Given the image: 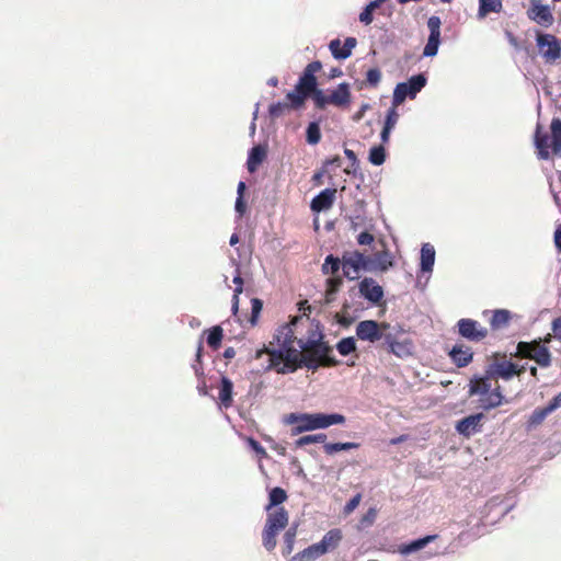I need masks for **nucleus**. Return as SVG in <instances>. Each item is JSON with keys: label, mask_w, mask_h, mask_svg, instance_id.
Wrapping results in <instances>:
<instances>
[{"label": "nucleus", "mask_w": 561, "mask_h": 561, "mask_svg": "<svg viewBox=\"0 0 561 561\" xmlns=\"http://www.w3.org/2000/svg\"><path fill=\"white\" fill-rule=\"evenodd\" d=\"M293 325L295 323L282 325L275 334L278 348L264 347L256 353L260 357L264 352L268 354L267 369H275L278 374L286 375L295 373L298 368L306 367L312 371L318 370V364L311 357H301V352L295 348L294 343L297 340Z\"/></svg>", "instance_id": "1"}, {"label": "nucleus", "mask_w": 561, "mask_h": 561, "mask_svg": "<svg viewBox=\"0 0 561 561\" xmlns=\"http://www.w3.org/2000/svg\"><path fill=\"white\" fill-rule=\"evenodd\" d=\"M285 423L295 425L291 435L328 428L331 425L343 424L345 416L340 413H290L285 416Z\"/></svg>", "instance_id": "2"}, {"label": "nucleus", "mask_w": 561, "mask_h": 561, "mask_svg": "<svg viewBox=\"0 0 561 561\" xmlns=\"http://www.w3.org/2000/svg\"><path fill=\"white\" fill-rule=\"evenodd\" d=\"M322 340L323 335L321 333H312L307 340L298 339V347L306 351L305 354H301V357H311L318 364V368L322 363L327 366H336L339 360L331 355L332 347Z\"/></svg>", "instance_id": "3"}, {"label": "nucleus", "mask_w": 561, "mask_h": 561, "mask_svg": "<svg viewBox=\"0 0 561 561\" xmlns=\"http://www.w3.org/2000/svg\"><path fill=\"white\" fill-rule=\"evenodd\" d=\"M427 79L424 73H417L410 77L404 82H399L392 96V106L398 107L405 99H415L417 93L426 85Z\"/></svg>", "instance_id": "4"}, {"label": "nucleus", "mask_w": 561, "mask_h": 561, "mask_svg": "<svg viewBox=\"0 0 561 561\" xmlns=\"http://www.w3.org/2000/svg\"><path fill=\"white\" fill-rule=\"evenodd\" d=\"M516 351L518 355L536 362L542 368L551 365V353L548 347L541 345L540 339L531 342L522 341L517 344Z\"/></svg>", "instance_id": "5"}, {"label": "nucleus", "mask_w": 561, "mask_h": 561, "mask_svg": "<svg viewBox=\"0 0 561 561\" xmlns=\"http://www.w3.org/2000/svg\"><path fill=\"white\" fill-rule=\"evenodd\" d=\"M403 332L401 327L391 325L390 330L387 331L385 342L382 346L397 357L407 358L413 353V343L411 340L404 337L400 339V334Z\"/></svg>", "instance_id": "6"}, {"label": "nucleus", "mask_w": 561, "mask_h": 561, "mask_svg": "<svg viewBox=\"0 0 561 561\" xmlns=\"http://www.w3.org/2000/svg\"><path fill=\"white\" fill-rule=\"evenodd\" d=\"M391 325L386 322H378L376 320H363L356 324L355 333L358 340L376 343L378 341L385 342L387 331Z\"/></svg>", "instance_id": "7"}, {"label": "nucleus", "mask_w": 561, "mask_h": 561, "mask_svg": "<svg viewBox=\"0 0 561 561\" xmlns=\"http://www.w3.org/2000/svg\"><path fill=\"white\" fill-rule=\"evenodd\" d=\"M342 271L348 280L358 279L360 272H368L367 255L358 250L345 251L342 254Z\"/></svg>", "instance_id": "8"}, {"label": "nucleus", "mask_w": 561, "mask_h": 561, "mask_svg": "<svg viewBox=\"0 0 561 561\" xmlns=\"http://www.w3.org/2000/svg\"><path fill=\"white\" fill-rule=\"evenodd\" d=\"M537 46L541 56L547 61H556L561 58V39L548 33H537Z\"/></svg>", "instance_id": "9"}, {"label": "nucleus", "mask_w": 561, "mask_h": 561, "mask_svg": "<svg viewBox=\"0 0 561 561\" xmlns=\"http://www.w3.org/2000/svg\"><path fill=\"white\" fill-rule=\"evenodd\" d=\"M457 328L459 335L471 342H480L488 335L486 328L469 318L458 320Z\"/></svg>", "instance_id": "10"}, {"label": "nucleus", "mask_w": 561, "mask_h": 561, "mask_svg": "<svg viewBox=\"0 0 561 561\" xmlns=\"http://www.w3.org/2000/svg\"><path fill=\"white\" fill-rule=\"evenodd\" d=\"M358 291L363 298L374 306L383 299V288L371 277H364L358 284Z\"/></svg>", "instance_id": "11"}, {"label": "nucleus", "mask_w": 561, "mask_h": 561, "mask_svg": "<svg viewBox=\"0 0 561 561\" xmlns=\"http://www.w3.org/2000/svg\"><path fill=\"white\" fill-rule=\"evenodd\" d=\"M394 264L393 255L385 247L383 250L377 251L374 255H367L368 273H385Z\"/></svg>", "instance_id": "12"}, {"label": "nucleus", "mask_w": 561, "mask_h": 561, "mask_svg": "<svg viewBox=\"0 0 561 561\" xmlns=\"http://www.w3.org/2000/svg\"><path fill=\"white\" fill-rule=\"evenodd\" d=\"M484 417L485 416L482 412L470 414L459 420L456 423L455 428L459 435L469 438L472 435L481 432L482 421Z\"/></svg>", "instance_id": "13"}, {"label": "nucleus", "mask_w": 561, "mask_h": 561, "mask_svg": "<svg viewBox=\"0 0 561 561\" xmlns=\"http://www.w3.org/2000/svg\"><path fill=\"white\" fill-rule=\"evenodd\" d=\"M527 15L531 21L543 27L551 26L554 21L550 7L542 4L540 0H531Z\"/></svg>", "instance_id": "14"}, {"label": "nucleus", "mask_w": 561, "mask_h": 561, "mask_svg": "<svg viewBox=\"0 0 561 561\" xmlns=\"http://www.w3.org/2000/svg\"><path fill=\"white\" fill-rule=\"evenodd\" d=\"M525 370L524 367L520 369L511 360L494 362L488 365L486 373L489 376L499 377L504 380H510L514 376H519Z\"/></svg>", "instance_id": "15"}, {"label": "nucleus", "mask_w": 561, "mask_h": 561, "mask_svg": "<svg viewBox=\"0 0 561 561\" xmlns=\"http://www.w3.org/2000/svg\"><path fill=\"white\" fill-rule=\"evenodd\" d=\"M357 39L355 37H346L342 45L339 38H334L329 43V49L333 58L337 60L347 59L352 55V50L356 47Z\"/></svg>", "instance_id": "16"}, {"label": "nucleus", "mask_w": 561, "mask_h": 561, "mask_svg": "<svg viewBox=\"0 0 561 561\" xmlns=\"http://www.w3.org/2000/svg\"><path fill=\"white\" fill-rule=\"evenodd\" d=\"M322 68V64L319 60L311 61L308 64L298 80V89H304L306 92H311L312 89L317 88L316 72Z\"/></svg>", "instance_id": "17"}, {"label": "nucleus", "mask_w": 561, "mask_h": 561, "mask_svg": "<svg viewBox=\"0 0 561 561\" xmlns=\"http://www.w3.org/2000/svg\"><path fill=\"white\" fill-rule=\"evenodd\" d=\"M335 193L336 191L334 188H324L321 191L312 198L310 203L311 210L313 213H321L330 209L335 201Z\"/></svg>", "instance_id": "18"}, {"label": "nucleus", "mask_w": 561, "mask_h": 561, "mask_svg": "<svg viewBox=\"0 0 561 561\" xmlns=\"http://www.w3.org/2000/svg\"><path fill=\"white\" fill-rule=\"evenodd\" d=\"M492 378L493 376H489L486 370L484 371V375H474L470 379L469 394L480 397L488 394V392L493 390L491 385Z\"/></svg>", "instance_id": "19"}, {"label": "nucleus", "mask_w": 561, "mask_h": 561, "mask_svg": "<svg viewBox=\"0 0 561 561\" xmlns=\"http://www.w3.org/2000/svg\"><path fill=\"white\" fill-rule=\"evenodd\" d=\"M448 355L453 363L459 368L468 366L473 358L471 348L469 346H465L463 344L454 345Z\"/></svg>", "instance_id": "20"}, {"label": "nucleus", "mask_w": 561, "mask_h": 561, "mask_svg": "<svg viewBox=\"0 0 561 561\" xmlns=\"http://www.w3.org/2000/svg\"><path fill=\"white\" fill-rule=\"evenodd\" d=\"M399 116L397 107L391 105L386 113L383 126L380 131V140L382 144H387L389 141L391 131L399 121Z\"/></svg>", "instance_id": "21"}, {"label": "nucleus", "mask_w": 561, "mask_h": 561, "mask_svg": "<svg viewBox=\"0 0 561 561\" xmlns=\"http://www.w3.org/2000/svg\"><path fill=\"white\" fill-rule=\"evenodd\" d=\"M267 154V150L262 145L253 146L248 153L247 169L250 173H254L263 163Z\"/></svg>", "instance_id": "22"}, {"label": "nucleus", "mask_w": 561, "mask_h": 561, "mask_svg": "<svg viewBox=\"0 0 561 561\" xmlns=\"http://www.w3.org/2000/svg\"><path fill=\"white\" fill-rule=\"evenodd\" d=\"M435 256V248L431 243H423L420 252V270L422 273L433 272Z\"/></svg>", "instance_id": "23"}, {"label": "nucleus", "mask_w": 561, "mask_h": 561, "mask_svg": "<svg viewBox=\"0 0 561 561\" xmlns=\"http://www.w3.org/2000/svg\"><path fill=\"white\" fill-rule=\"evenodd\" d=\"M331 104L342 107L351 102V87L347 82H342L329 94Z\"/></svg>", "instance_id": "24"}, {"label": "nucleus", "mask_w": 561, "mask_h": 561, "mask_svg": "<svg viewBox=\"0 0 561 561\" xmlns=\"http://www.w3.org/2000/svg\"><path fill=\"white\" fill-rule=\"evenodd\" d=\"M288 524V513L284 507H279L273 512L267 513V518L265 526L276 529L278 531L283 530Z\"/></svg>", "instance_id": "25"}, {"label": "nucleus", "mask_w": 561, "mask_h": 561, "mask_svg": "<svg viewBox=\"0 0 561 561\" xmlns=\"http://www.w3.org/2000/svg\"><path fill=\"white\" fill-rule=\"evenodd\" d=\"M218 398L220 400V404L225 409H228L232 405L233 382L227 376H221V378H220Z\"/></svg>", "instance_id": "26"}, {"label": "nucleus", "mask_w": 561, "mask_h": 561, "mask_svg": "<svg viewBox=\"0 0 561 561\" xmlns=\"http://www.w3.org/2000/svg\"><path fill=\"white\" fill-rule=\"evenodd\" d=\"M436 538L435 535H427L422 538L414 539L410 542L403 543L399 546L398 551L402 556H409L411 553H414L416 551L422 550L425 548L430 542H432Z\"/></svg>", "instance_id": "27"}, {"label": "nucleus", "mask_w": 561, "mask_h": 561, "mask_svg": "<svg viewBox=\"0 0 561 561\" xmlns=\"http://www.w3.org/2000/svg\"><path fill=\"white\" fill-rule=\"evenodd\" d=\"M342 540V531L337 528L329 530L322 539L317 542L320 550L324 553L335 549Z\"/></svg>", "instance_id": "28"}, {"label": "nucleus", "mask_w": 561, "mask_h": 561, "mask_svg": "<svg viewBox=\"0 0 561 561\" xmlns=\"http://www.w3.org/2000/svg\"><path fill=\"white\" fill-rule=\"evenodd\" d=\"M503 401L504 396L501 392V388L496 387L492 391L488 392V394L482 396L479 400V403L483 410L489 411L500 407Z\"/></svg>", "instance_id": "29"}, {"label": "nucleus", "mask_w": 561, "mask_h": 561, "mask_svg": "<svg viewBox=\"0 0 561 561\" xmlns=\"http://www.w3.org/2000/svg\"><path fill=\"white\" fill-rule=\"evenodd\" d=\"M342 267V257H337L333 254L325 256L324 262L321 266V272L324 275H331V277L339 276L337 273Z\"/></svg>", "instance_id": "30"}, {"label": "nucleus", "mask_w": 561, "mask_h": 561, "mask_svg": "<svg viewBox=\"0 0 561 561\" xmlns=\"http://www.w3.org/2000/svg\"><path fill=\"white\" fill-rule=\"evenodd\" d=\"M551 144L553 153H561V118H553L550 124Z\"/></svg>", "instance_id": "31"}, {"label": "nucleus", "mask_w": 561, "mask_h": 561, "mask_svg": "<svg viewBox=\"0 0 561 561\" xmlns=\"http://www.w3.org/2000/svg\"><path fill=\"white\" fill-rule=\"evenodd\" d=\"M512 313L507 309H496L493 311L490 320V325L493 330H499L506 327L510 323Z\"/></svg>", "instance_id": "32"}, {"label": "nucleus", "mask_w": 561, "mask_h": 561, "mask_svg": "<svg viewBox=\"0 0 561 561\" xmlns=\"http://www.w3.org/2000/svg\"><path fill=\"white\" fill-rule=\"evenodd\" d=\"M383 2H386V0H373L367 3L358 15L359 22L369 25L374 21V12L380 8Z\"/></svg>", "instance_id": "33"}, {"label": "nucleus", "mask_w": 561, "mask_h": 561, "mask_svg": "<svg viewBox=\"0 0 561 561\" xmlns=\"http://www.w3.org/2000/svg\"><path fill=\"white\" fill-rule=\"evenodd\" d=\"M502 10L501 0H479L478 18L484 19L491 12H500Z\"/></svg>", "instance_id": "34"}, {"label": "nucleus", "mask_w": 561, "mask_h": 561, "mask_svg": "<svg viewBox=\"0 0 561 561\" xmlns=\"http://www.w3.org/2000/svg\"><path fill=\"white\" fill-rule=\"evenodd\" d=\"M287 500V493L284 489L275 486L268 492V504L265 510L270 512L273 507L278 506Z\"/></svg>", "instance_id": "35"}, {"label": "nucleus", "mask_w": 561, "mask_h": 561, "mask_svg": "<svg viewBox=\"0 0 561 561\" xmlns=\"http://www.w3.org/2000/svg\"><path fill=\"white\" fill-rule=\"evenodd\" d=\"M550 413H552V411L551 409H549L548 404L545 408L535 409L527 422L528 430L535 428L538 425H540Z\"/></svg>", "instance_id": "36"}, {"label": "nucleus", "mask_w": 561, "mask_h": 561, "mask_svg": "<svg viewBox=\"0 0 561 561\" xmlns=\"http://www.w3.org/2000/svg\"><path fill=\"white\" fill-rule=\"evenodd\" d=\"M309 94L310 92H306L304 89H298V84H296L295 90L288 92L286 99L290 102L291 107L299 108L305 104Z\"/></svg>", "instance_id": "37"}, {"label": "nucleus", "mask_w": 561, "mask_h": 561, "mask_svg": "<svg viewBox=\"0 0 561 561\" xmlns=\"http://www.w3.org/2000/svg\"><path fill=\"white\" fill-rule=\"evenodd\" d=\"M207 333L206 341L209 347L213 350H218L221 345V341L224 337V331L221 327L215 325L209 330L205 331Z\"/></svg>", "instance_id": "38"}, {"label": "nucleus", "mask_w": 561, "mask_h": 561, "mask_svg": "<svg viewBox=\"0 0 561 561\" xmlns=\"http://www.w3.org/2000/svg\"><path fill=\"white\" fill-rule=\"evenodd\" d=\"M335 348L340 355L348 356L357 348L356 340L354 336L343 337L336 343Z\"/></svg>", "instance_id": "39"}, {"label": "nucleus", "mask_w": 561, "mask_h": 561, "mask_svg": "<svg viewBox=\"0 0 561 561\" xmlns=\"http://www.w3.org/2000/svg\"><path fill=\"white\" fill-rule=\"evenodd\" d=\"M325 554L320 550L317 543H313L306 548L302 552L298 553L297 556L293 557L291 561H312L317 558Z\"/></svg>", "instance_id": "40"}, {"label": "nucleus", "mask_w": 561, "mask_h": 561, "mask_svg": "<svg viewBox=\"0 0 561 561\" xmlns=\"http://www.w3.org/2000/svg\"><path fill=\"white\" fill-rule=\"evenodd\" d=\"M368 161L376 167H379L386 161V149L383 144L373 146L369 150Z\"/></svg>", "instance_id": "41"}, {"label": "nucleus", "mask_w": 561, "mask_h": 561, "mask_svg": "<svg viewBox=\"0 0 561 561\" xmlns=\"http://www.w3.org/2000/svg\"><path fill=\"white\" fill-rule=\"evenodd\" d=\"M549 136L547 134L539 135V133L535 136V146L538 149V158L541 160H548L550 158L549 153Z\"/></svg>", "instance_id": "42"}, {"label": "nucleus", "mask_w": 561, "mask_h": 561, "mask_svg": "<svg viewBox=\"0 0 561 561\" xmlns=\"http://www.w3.org/2000/svg\"><path fill=\"white\" fill-rule=\"evenodd\" d=\"M357 443L346 442V443H325L323 445V449L328 455H334L340 451L351 450L358 448Z\"/></svg>", "instance_id": "43"}, {"label": "nucleus", "mask_w": 561, "mask_h": 561, "mask_svg": "<svg viewBox=\"0 0 561 561\" xmlns=\"http://www.w3.org/2000/svg\"><path fill=\"white\" fill-rule=\"evenodd\" d=\"M278 533L279 531L276 529L264 526V529L262 533V543H263V547L267 551H272L275 549L276 543H277L276 537H277Z\"/></svg>", "instance_id": "44"}, {"label": "nucleus", "mask_w": 561, "mask_h": 561, "mask_svg": "<svg viewBox=\"0 0 561 561\" xmlns=\"http://www.w3.org/2000/svg\"><path fill=\"white\" fill-rule=\"evenodd\" d=\"M342 285H343L342 276H334V277L327 278L325 286H327V300L328 301H332L334 299V296L340 290Z\"/></svg>", "instance_id": "45"}, {"label": "nucleus", "mask_w": 561, "mask_h": 561, "mask_svg": "<svg viewBox=\"0 0 561 561\" xmlns=\"http://www.w3.org/2000/svg\"><path fill=\"white\" fill-rule=\"evenodd\" d=\"M306 140L309 145H317L321 140V129L318 122H310L306 129Z\"/></svg>", "instance_id": "46"}, {"label": "nucleus", "mask_w": 561, "mask_h": 561, "mask_svg": "<svg viewBox=\"0 0 561 561\" xmlns=\"http://www.w3.org/2000/svg\"><path fill=\"white\" fill-rule=\"evenodd\" d=\"M297 535V525H291L284 535L283 554H290L294 550V543Z\"/></svg>", "instance_id": "47"}, {"label": "nucleus", "mask_w": 561, "mask_h": 561, "mask_svg": "<svg viewBox=\"0 0 561 561\" xmlns=\"http://www.w3.org/2000/svg\"><path fill=\"white\" fill-rule=\"evenodd\" d=\"M325 439H327V435L323 433L310 434V435H305V436L299 437L295 442V445H296V447H304L306 445L318 444V443H323V445H324Z\"/></svg>", "instance_id": "48"}, {"label": "nucleus", "mask_w": 561, "mask_h": 561, "mask_svg": "<svg viewBox=\"0 0 561 561\" xmlns=\"http://www.w3.org/2000/svg\"><path fill=\"white\" fill-rule=\"evenodd\" d=\"M440 36L428 35L427 43L423 49L424 57H434L438 53Z\"/></svg>", "instance_id": "49"}, {"label": "nucleus", "mask_w": 561, "mask_h": 561, "mask_svg": "<svg viewBox=\"0 0 561 561\" xmlns=\"http://www.w3.org/2000/svg\"><path fill=\"white\" fill-rule=\"evenodd\" d=\"M312 100L318 108H324L328 104H331L329 101V95H325L324 92L318 88L311 90Z\"/></svg>", "instance_id": "50"}, {"label": "nucleus", "mask_w": 561, "mask_h": 561, "mask_svg": "<svg viewBox=\"0 0 561 561\" xmlns=\"http://www.w3.org/2000/svg\"><path fill=\"white\" fill-rule=\"evenodd\" d=\"M263 309V302L259 298L251 299V317L249 319L251 325H255L259 319V316Z\"/></svg>", "instance_id": "51"}, {"label": "nucleus", "mask_w": 561, "mask_h": 561, "mask_svg": "<svg viewBox=\"0 0 561 561\" xmlns=\"http://www.w3.org/2000/svg\"><path fill=\"white\" fill-rule=\"evenodd\" d=\"M440 25L442 21L439 16L432 15L427 20V27L430 30V35L440 36Z\"/></svg>", "instance_id": "52"}, {"label": "nucleus", "mask_w": 561, "mask_h": 561, "mask_svg": "<svg viewBox=\"0 0 561 561\" xmlns=\"http://www.w3.org/2000/svg\"><path fill=\"white\" fill-rule=\"evenodd\" d=\"M381 80V72L378 68H370L366 72V82L371 85L376 87Z\"/></svg>", "instance_id": "53"}, {"label": "nucleus", "mask_w": 561, "mask_h": 561, "mask_svg": "<svg viewBox=\"0 0 561 561\" xmlns=\"http://www.w3.org/2000/svg\"><path fill=\"white\" fill-rule=\"evenodd\" d=\"M289 107V104L286 102H276L272 103L268 107V113L272 117H279L283 115L284 111Z\"/></svg>", "instance_id": "54"}, {"label": "nucleus", "mask_w": 561, "mask_h": 561, "mask_svg": "<svg viewBox=\"0 0 561 561\" xmlns=\"http://www.w3.org/2000/svg\"><path fill=\"white\" fill-rule=\"evenodd\" d=\"M503 503V500L500 497V496H493L492 499H490L485 506H484V511L482 512V514L484 515V517L488 516V514L494 510L495 507H497L499 505H501Z\"/></svg>", "instance_id": "55"}, {"label": "nucleus", "mask_w": 561, "mask_h": 561, "mask_svg": "<svg viewBox=\"0 0 561 561\" xmlns=\"http://www.w3.org/2000/svg\"><path fill=\"white\" fill-rule=\"evenodd\" d=\"M248 445L256 455L266 456L265 448L253 437L248 438Z\"/></svg>", "instance_id": "56"}, {"label": "nucleus", "mask_w": 561, "mask_h": 561, "mask_svg": "<svg viewBox=\"0 0 561 561\" xmlns=\"http://www.w3.org/2000/svg\"><path fill=\"white\" fill-rule=\"evenodd\" d=\"M362 495L358 493L354 495L344 506V513L351 514L360 503Z\"/></svg>", "instance_id": "57"}, {"label": "nucleus", "mask_w": 561, "mask_h": 561, "mask_svg": "<svg viewBox=\"0 0 561 561\" xmlns=\"http://www.w3.org/2000/svg\"><path fill=\"white\" fill-rule=\"evenodd\" d=\"M374 240H375V237L368 231H362L357 236V242L360 245H369L374 242Z\"/></svg>", "instance_id": "58"}, {"label": "nucleus", "mask_w": 561, "mask_h": 561, "mask_svg": "<svg viewBox=\"0 0 561 561\" xmlns=\"http://www.w3.org/2000/svg\"><path fill=\"white\" fill-rule=\"evenodd\" d=\"M242 290H243L242 287H236L233 290L231 310L234 314L238 312V309H239V295L242 293Z\"/></svg>", "instance_id": "59"}, {"label": "nucleus", "mask_w": 561, "mask_h": 561, "mask_svg": "<svg viewBox=\"0 0 561 561\" xmlns=\"http://www.w3.org/2000/svg\"><path fill=\"white\" fill-rule=\"evenodd\" d=\"M370 108V105L368 103H363L359 107V110L353 115V121L354 122H359L365 113Z\"/></svg>", "instance_id": "60"}, {"label": "nucleus", "mask_w": 561, "mask_h": 561, "mask_svg": "<svg viewBox=\"0 0 561 561\" xmlns=\"http://www.w3.org/2000/svg\"><path fill=\"white\" fill-rule=\"evenodd\" d=\"M551 327L554 337L561 340V316L552 321Z\"/></svg>", "instance_id": "61"}, {"label": "nucleus", "mask_w": 561, "mask_h": 561, "mask_svg": "<svg viewBox=\"0 0 561 561\" xmlns=\"http://www.w3.org/2000/svg\"><path fill=\"white\" fill-rule=\"evenodd\" d=\"M234 209L240 216H242L245 213L247 203L244 201V197H237Z\"/></svg>", "instance_id": "62"}, {"label": "nucleus", "mask_w": 561, "mask_h": 561, "mask_svg": "<svg viewBox=\"0 0 561 561\" xmlns=\"http://www.w3.org/2000/svg\"><path fill=\"white\" fill-rule=\"evenodd\" d=\"M548 405L552 412L561 408V391L548 402Z\"/></svg>", "instance_id": "63"}, {"label": "nucleus", "mask_w": 561, "mask_h": 561, "mask_svg": "<svg viewBox=\"0 0 561 561\" xmlns=\"http://www.w3.org/2000/svg\"><path fill=\"white\" fill-rule=\"evenodd\" d=\"M554 245L558 252L561 253V224L557 227L554 231Z\"/></svg>", "instance_id": "64"}]
</instances>
